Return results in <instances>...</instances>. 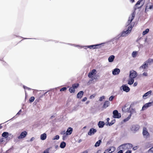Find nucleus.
<instances>
[{"label":"nucleus","instance_id":"obj_47","mask_svg":"<svg viewBox=\"0 0 153 153\" xmlns=\"http://www.w3.org/2000/svg\"><path fill=\"white\" fill-rule=\"evenodd\" d=\"M142 1V0H139V1H138L137 2V3L136 4V5H135V6H136L137 5H139L140 4V3L141 2V1Z\"/></svg>","mask_w":153,"mask_h":153},{"label":"nucleus","instance_id":"obj_9","mask_svg":"<svg viewBox=\"0 0 153 153\" xmlns=\"http://www.w3.org/2000/svg\"><path fill=\"white\" fill-rule=\"evenodd\" d=\"M137 76V73L134 71L132 70L130 71L129 76L130 78L134 79Z\"/></svg>","mask_w":153,"mask_h":153},{"label":"nucleus","instance_id":"obj_37","mask_svg":"<svg viewBox=\"0 0 153 153\" xmlns=\"http://www.w3.org/2000/svg\"><path fill=\"white\" fill-rule=\"evenodd\" d=\"M68 135V134H66V133H65V134H64L62 136V139L63 140H65L67 138V135Z\"/></svg>","mask_w":153,"mask_h":153},{"label":"nucleus","instance_id":"obj_61","mask_svg":"<svg viewBox=\"0 0 153 153\" xmlns=\"http://www.w3.org/2000/svg\"><path fill=\"white\" fill-rule=\"evenodd\" d=\"M147 40V39H145V42H146Z\"/></svg>","mask_w":153,"mask_h":153},{"label":"nucleus","instance_id":"obj_30","mask_svg":"<svg viewBox=\"0 0 153 153\" xmlns=\"http://www.w3.org/2000/svg\"><path fill=\"white\" fill-rule=\"evenodd\" d=\"M146 62L148 64L149 63H153V59H152L151 58L147 60L146 61Z\"/></svg>","mask_w":153,"mask_h":153},{"label":"nucleus","instance_id":"obj_46","mask_svg":"<svg viewBox=\"0 0 153 153\" xmlns=\"http://www.w3.org/2000/svg\"><path fill=\"white\" fill-rule=\"evenodd\" d=\"M65 133H66V132H65V131H62L60 132V134L62 135L64 134H65Z\"/></svg>","mask_w":153,"mask_h":153},{"label":"nucleus","instance_id":"obj_55","mask_svg":"<svg viewBox=\"0 0 153 153\" xmlns=\"http://www.w3.org/2000/svg\"><path fill=\"white\" fill-rule=\"evenodd\" d=\"M117 153H123V151L122 150H120Z\"/></svg>","mask_w":153,"mask_h":153},{"label":"nucleus","instance_id":"obj_53","mask_svg":"<svg viewBox=\"0 0 153 153\" xmlns=\"http://www.w3.org/2000/svg\"><path fill=\"white\" fill-rule=\"evenodd\" d=\"M34 139H35V138L34 137H32L30 140V141L32 142V141H33L34 140Z\"/></svg>","mask_w":153,"mask_h":153},{"label":"nucleus","instance_id":"obj_63","mask_svg":"<svg viewBox=\"0 0 153 153\" xmlns=\"http://www.w3.org/2000/svg\"><path fill=\"white\" fill-rule=\"evenodd\" d=\"M21 110H20L19 111V112H21Z\"/></svg>","mask_w":153,"mask_h":153},{"label":"nucleus","instance_id":"obj_5","mask_svg":"<svg viewBox=\"0 0 153 153\" xmlns=\"http://www.w3.org/2000/svg\"><path fill=\"white\" fill-rule=\"evenodd\" d=\"M113 117L114 118H119L121 117L120 114L117 110H115L113 111Z\"/></svg>","mask_w":153,"mask_h":153},{"label":"nucleus","instance_id":"obj_21","mask_svg":"<svg viewBox=\"0 0 153 153\" xmlns=\"http://www.w3.org/2000/svg\"><path fill=\"white\" fill-rule=\"evenodd\" d=\"M46 137L47 135L45 133L41 134L40 135V139L42 140H45L46 139Z\"/></svg>","mask_w":153,"mask_h":153},{"label":"nucleus","instance_id":"obj_14","mask_svg":"<svg viewBox=\"0 0 153 153\" xmlns=\"http://www.w3.org/2000/svg\"><path fill=\"white\" fill-rule=\"evenodd\" d=\"M148 67V64L145 61L144 62L143 64L140 67L139 69L140 70L143 69L144 70L146 69Z\"/></svg>","mask_w":153,"mask_h":153},{"label":"nucleus","instance_id":"obj_56","mask_svg":"<svg viewBox=\"0 0 153 153\" xmlns=\"http://www.w3.org/2000/svg\"><path fill=\"white\" fill-rule=\"evenodd\" d=\"M89 102V101H87L86 102V104H88Z\"/></svg>","mask_w":153,"mask_h":153},{"label":"nucleus","instance_id":"obj_13","mask_svg":"<svg viewBox=\"0 0 153 153\" xmlns=\"http://www.w3.org/2000/svg\"><path fill=\"white\" fill-rule=\"evenodd\" d=\"M27 132L25 131H24L22 132L20 135L18 137V138L19 139H22L25 138L27 135Z\"/></svg>","mask_w":153,"mask_h":153},{"label":"nucleus","instance_id":"obj_58","mask_svg":"<svg viewBox=\"0 0 153 153\" xmlns=\"http://www.w3.org/2000/svg\"><path fill=\"white\" fill-rule=\"evenodd\" d=\"M81 141H82V140L81 139H80L79 140L78 142H79V143H80Z\"/></svg>","mask_w":153,"mask_h":153},{"label":"nucleus","instance_id":"obj_45","mask_svg":"<svg viewBox=\"0 0 153 153\" xmlns=\"http://www.w3.org/2000/svg\"><path fill=\"white\" fill-rule=\"evenodd\" d=\"M96 95L95 94H93L90 96V98L92 99L94 98L95 96Z\"/></svg>","mask_w":153,"mask_h":153},{"label":"nucleus","instance_id":"obj_16","mask_svg":"<svg viewBox=\"0 0 153 153\" xmlns=\"http://www.w3.org/2000/svg\"><path fill=\"white\" fill-rule=\"evenodd\" d=\"M152 91H150L146 93H145L143 96V97L144 99H146L147 98V96H150L151 95Z\"/></svg>","mask_w":153,"mask_h":153},{"label":"nucleus","instance_id":"obj_20","mask_svg":"<svg viewBox=\"0 0 153 153\" xmlns=\"http://www.w3.org/2000/svg\"><path fill=\"white\" fill-rule=\"evenodd\" d=\"M72 128L71 127L68 128L66 131V134L70 135L72 131Z\"/></svg>","mask_w":153,"mask_h":153},{"label":"nucleus","instance_id":"obj_33","mask_svg":"<svg viewBox=\"0 0 153 153\" xmlns=\"http://www.w3.org/2000/svg\"><path fill=\"white\" fill-rule=\"evenodd\" d=\"M148 153H153V147L150 148L147 152Z\"/></svg>","mask_w":153,"mask_h":153},{"label":"nucleus","instance_id":"obj_50","mask_svg":"<svg viewBox=\"0 0 153 153\" xmlns=\"http://www.w3.org/2000/svg\"><path fill=\"white\" fill-rule=\"evenodd\" d=\"M109 151L108 149L105 150V151L104 152V153H109Z\"/></svg>","mask_w":153,"mask_h":153},{"label":"nucleus","instance_id":"obj_26","mask_svg":"<svg viewBox=\"0 0 153 153\" xmlns=\"http://www.w3.org/2000/svg\"><path fill=\"white\" fill-rule=\"evenodd\" d=\"M9 135V134L7 132H3L2 136L3 137H5V138H7Z\"/></svg>","mask_w":153,"mask_h":153},{"label":"nucleus","instance_id":"obj_40","mask_svg":"<svg viewBox=\"0 0 153 153\" xmlns=\"http://www.w3.org/2000/svg\"><path fill=\"white\" fill-rule=\"evenodd\" d=\"M93 79H98V76H97V75H94V76L93 77Z\"/></svg>","mask_w":153,"mask_h":153},{"label":"nucleus","instance_id":"obj_6","mask_svg":"<svg viewBox=\"0 0 153 153\" xmlns=\"http://www.w3.org/2000/svg\"><path fill=\"white\" fill-rule=\"evenodd\" d=\"M143 134L144 137L146 138H147L149 136V134L147 131V129L145 128H144L143 129Z\"/></svg>","mask_w":153,"mask_h":153},{"label":"nucleus","instance_id":"obj_12","mask_svg":"<svg viewBox=\"0 0 153 153\" xmlns=\"http://www.w3.org/2000/svg\"><path fill=\"white\" fill-rule=\"evenodd\" d=\"M153 9V4L149 3L146 7L145 11H148L149 10Z\"/></svg>","mask_w":153,"mask_h":153},{"label":"nucleus","instance_id":"obj_22","mask_svg":"<svg viewBox=\"0 0 153 153\" xmlns=\"http://www.w3.org/2000/svg\"><path fill=\"white\" fill-rule=\"evenodd\" d=\"M132 114V113L131 111H130V114L125 119L123 120V121L124 122H125L128 121L130 119L131 116Z\"/></svg>","mask_w":153,"mask_h":153},{"label":"nucleus","instance_id":"obj_7","mask_svg":"<svg viewBox=\"0 0 153 153\" xmlns=\"http://www.w3.org/2000/svg\"><path fill=\"white\" fill-rule=\"evenodd\" d=\"M120 89H123V91L128 92H129L130 90V89L129 87L126 86L125 85H123L120 87Z\"/></svg>","mask_w":153,"mask_h":153},{"label":"nucleus","instance_id":"obj_24","mask_svg":"<svg viewBox=\"0 0 153 153\" xmlns=\"http://www.w3.org/2000/svg\"><path fill=\"white\" fill-rule=\"evenodd\" d=\"M105 124V123L103 121H100L98 123V126L100 128H102Z\"/></svg>","mask_w":153,"mask_h":153},{"label":"nucleus","instance_id":"obj_35","mask_svg":"<svg viewBox=\"0 0 153 153\" xmlns=\"http://www.w3.org/2000/svg\"><path fill=\"white\" fill-rule=\"evenodd\" d=\"M69 91L71 93L74 92V89L73 87L70 88L69 89Z\"/></svg>","mask_w":153,"mask_h":153},{"label":"nucleus","instance_id":"obj_4","mask_svg":"<svg viewBox=\"0 0 153 153\" xmlns=\"http://www.w3.org/2000/svg\"><path fill=\"white\" fill-rule=\"evenodd\" d=\"M97 73V72L96 70L93 69L89 72L88 75V76L89 78L93 77L94 75L96 74Z\"/></svg>","mask_w":153,"mask_h":153},{"label":"nucleus","instance_id":"obj_59","mask_svg":"<svg viewBox=\"0 0 153 153\" xmlns=\"http://www.w3.org/2000/svg\"><path fill=\"white\" fill-rule=\"evenodd\" d=\"M109 120H110V119L109 118H108L107 119V121H108Z\"/></svg>","mask_w":153,"mask_h":153},{"label":"nucleus","instance_id":"obj_42","mask_svg":"<svg viewBox=\"0 0 153 153\" xmlns=\"http://www.w3.org/2000/svg\"><path fill=\"white\" fill-rule=\"evenodd\" d=\"M114 97L113 96H111V97H110L109 98V101H112L113 99L114 98Z\"/></svg>","mask_w":153,"mask_h":153},{"label":"nucleus","instance_id":"obj_25","mask_svg":"<svg viewBox=\"0 0 153 153\" xmlns=\"http://www.w3.org/2000/svg\"><path fill=\"white\" fill-rule=\"evenodd\" d=\"M109 104L110 103L109 101H105L103 104V107L106 108L109 106Z\"/></svg>","mask_w":153,"mask_h":153},{"label":"nucleus","instance_id":"obj_11","mask_svg":"<svg viewBox=\"0 0 153 153\" xmlns=\"http://www.w3.org/2000/svg\"><path fill=\"white\" fill-rule=\"evenodd\" d=\"M152 105H153V102L147 103L143 106L142 108V110H144L149 107L151 106Z\"/></svg>","mask_w":153,"mask_h":153},{"label":"nucleus","instance_id":"obj_2","mask_svg":"<svg viewBox=\"0 0 153 153\" xmlns=\"http://www.w3.org/2000/svg\"><path fill=\"white\" fill-rule=\"evenodd\" d=\"M131 26H129L127 30H126V31H123L122 33L121 36L123 37L126 36L128 34L130 33L131 32Z\"/></svg>","mask_w":153,"mask_h":153},{"label":"nucleus","instance_id":"obj_31","mask_svg":"<svg viewBox=\"0 0 153 153\" xmlns=\"http://www.w3.org/2000/svg\"><path fill=\"white\" fill-rule=\"evenodd\" d=\"M149 31V29L148 28L146 29V30L143 31L142 33L143 35H145Z\"/></svg>","mask_w":153,"mask_h":153},{"label":"nucleus","instance_id":"obj_3","mask_svg":"<svg viewBox=\"0 0 153 153\" xmlns=\"http://www.w3.org/2000/svg\"><path fill=\"white\" fill-rule=\"evenodd\" d=\"M131 109L130 106L127 104H126L122 108V110L124 112H129L130 113V111H131L132 113Z\"/></svg>","mask_w":153,"mask_h":153},{"label":"nucleus","instance_id":"obj_44","mask_svg":"<svg viewBox=\"0 0 153 153\" xmlns=\"http://www.w3.org/2000/svg\"><path fill=\"white\" fill-rule=\"evenodd\" d=\"M67 89V88L66 87H64L62 88L60 91H65Z\"/></svg>","mask_w":153,"mask_h":153},{"label":"nucleus","instance_id":"obj_62","mask_svg":"<svg viewBox=\"0 0 153 153\" xmlns=\"http://www.w3.org/2000/svg\"><path fill=\"white\" fill-rule=\"evenodd\" d=\"M1 127H2L1 126V125H0V129L1 128Z\"/></svg>","mask_w":153,"mask_h":153},{"label":"nucleus","instance_id":"obj_49","mask_svg":"<svg viewBox=\"0 0 153 153\" xmlns=\"http://www.w3.org/2000/svg\"><path fill=\"white\" fill-rule=\"evenodd\" d=\"M98 45H91V46H89L88 47L91 48H92V47H93V46H97Z\"/></svg>","mask_w":153,"mask_h":153},{"label":"nucleus","instance_id":"obj_10","mask_svg":"<svg viewBox=\"0 0 153 153\" xmlns=\"http://www.w3.org/2000/svg\"><path fill=\"white\" fill-rule=\"evenodd\" d=\"M135 14V11L134 12L131 14V15L129 17L128 20V24H130L131 22L133 19H134Z\"/></svg>","mask_w":153,"mask_h":153},{"label":"nucleus","instance_id":"obj_51","mask_svg":"<svg viewBox=\"0 0 153 153\" xmlns=\"http://www.w3.org/2000/svg\"><path fill=\"white\" fill-rule=\"evenodd\" d=\"M137 82H135L134 83V84L133 85H134V86H136L137 85Z\"/></svg>","mask_w":153,"mask_h":153},{"label":"nucleus","instance_id":"obj_18","mask_svg":"<svg viewBox=\"0 0 153 153\" xmlns=\"http://www.w3.org/2000/svg\"><path fill=\"white\" fill-rule=\"evenodd\" d=\"M134 82V79L132 78H130L129 77V79L128 80V84L129 85H131Z\"/></svg>","mask_w":153,"mask_h":153},{"label":"nucleus","instance_id":"obj_43","mask_svg":"<svg viewBox=\"0 0 153 153\" xmlns=\"http://www.w3.org/2000/svg\"><path fill=\"white\" fill-rule=\"evenodd\" d=\"M142 74H143V76H148V73H147L145 72L143 73Z\"/></svg>","mask_w":153,"mask_h":153},{"label":"nucleus","instance_id":"obj_36","mask_svg":"<svg viewBox=\"0 0 153 153\" xmlns=\"http://www.w3.org/2000/svg\"><path fill=\"white\" fill-rule=\"evenodd\" d=\"M34 99H35L34 97H32L29 99V100L30 102H32L34 101Z\"/></svg>","mask_w":153,"mask_h":153},{"label":"nucleus","instance_id":"obj_19","mask_svg":"<svg viewBox=\"0 0 153 153\" xmlns=\"http://www.w3.org/2000/svg\"><path fill=\"white\" fill-rule=\"evenodd\" d=\"M83 94V91H81L78 93L77 95V97L78 98L81 99L82 97Z\"/></svg>","mask_w":153,"mask_h":153},{"label":"nucleus","instance_id":"obj_8","mask_svg":"<svg viewBox=\"0 0 153 153\" xmlns=\"http://www.w3.org/2000/svg\"><path fill=\"white\" fill-rule=\"evenodd\" d=\"M139 126L138 125H134L131 127V130L133 132L135 133L139 130Z\"/></svg>","mask_w":153,"mask_h":153},{"label":"nucleus","instance_id":"obj_1","mask_svg":"<svg viewBox=\"0 0 153 153\" xmlns=\"http://www.w3.org/2000/svg\"><path fill=\"white\" fill-rule=\"evenodd\" d=\"M132 147V145L131 144L127 143L122 145L120 146V149L126 150L131 148Z\"/></svg>","mask_w":153,"mask_h":153},{"label":"nucleus","instance_id":"obj_27","mask_svg":"<svg viewBox=\"0 0 153 153\" xmlns=\"http://www.w3.org/2000/svg\"><path fill=\"white\" fill-rule=\"evenodd\" d=\"M108 149L109 152V153H111L113 152H114L115 150V148L114 147H111L109 148V149Z\"/></svg>","mask_w":153,"mask_h":153},{"label":"nucleus","instance_id":"obj_15","mask_svg":"<svg viewBox=\"0 0 153 153\" xmlns=\"http://www.w3.org/2000/svg\"><path fill=\"white\" fill-rule=\"evenodd\" d=\"M97 131L96 129L93 128H91L90 129L89 131L88 132V134L89 135L91 136L94 135Z\"/></svg>","mask_w":153,"mask_h":153},{"label":"nucleus","instance_id":"obj_28","mask_svg":"<svg viewBox=\"0 0 153 153\" xmlns=\"http://www.w3.org/2000/svg\"><path fill=\"white\" fill-rule=\"evenodd\" d=\"M65 146L66 143L64 142H62L60 144V147L61 148H64L65 147Z\"/></svg>","mask_w":153,"mask_h":153},{"label":"nucleus","instance_id":"obj_32","mask_svg":"<svg viewBox=\"0 0 153 153\" xmlns=\"http://www.w3.org/2000/svg\"><path fill=\"white\" fill-rule=\"evenodd\" d=\"M137 54V52L136 51H133L132 53V56L133 57H135Z\"/></svg>","mask_w":153,"mask_h":153},{"label":"nucleus","instance_id":"obj_23","mask_svg":"<svg viewBox=\"0 0 153 153\" xmlns=\"http://www.w3.org/2000/svg\"><path fill=\"white\" fill-rule=\"evenodd\" d=\"M115 58V56L114 55H111L108 58V61L109 62H112Z\"/></svg>","mask_w":153,"mask_h":153},{"label":"nucleus","instance_id":"obj_39","mask_svg":"<svg viewBox=\"0 0 153 153\" xmlns=\"http://www.w3.org/2000/svg\"><path fill=\"white\" fill-rule=\"evenodd\" d=\"M105 96H103L100 97L99 100L100 101H101L103 99H105Z\"/></svg>","mask_w":153,"mask_h":153},{"label":"nucleus","instance_id":"obj_64","mask_svg":"<svg viewBox=\"0 0 153 153\" xmlns=\"http://www.w3.org/2000/svg\"><path fill=\"white\" fill-rule=\"evenodd\" d=\"M24 88H25V87L24 86Z\"/></svg>","mask_w":153,"mask_h":153},{"label":"nucleus","instance_id":"obj_52","mask_svg":"<svg viewBox=\"0 0 153 153\" xmlns=\"http://www.w3.org/2000/svg\"><path fill=\"white\" fill-rule=\"evenodd\" d=\"M137 148V146H135V147H134L133 148V149L134 150H136Z\"/></svg>","mask_w":153,"mask_h":153},{"label":"nucleus","instance_id":"obj_57","mask_svg":"<svg viewBox=\"0 0 153 153\" xmlns=\"http://www.w3.org/2000/svg\"><path fill=\"white\" fill-rule=\"evenodd\" d=\"M130 1L132 3L134 2V0H130Z\"/></svg>","mask_w":153,"mask_h":153},{"label":"nucleus","instance_id":"obj_54","mask_svg":"<svg viewBox=\"0 0 153 153\" xmlns=\"http://www.w3.org/2000/svg\"><path fill=\"white\" fill-rule=\"evenodd\" d=\"M131 151L130 150H128L127 151L126 153H131Z\"/></svg>","mask_w":153,"mask_h":153},{"label":"nucleus","instance_id":"obj_17","mask_svg":"<svg viewBox=\"0 0 153 153\" xmlns=\"http://www.w3.org/2000/svg\"><path fill=\"white\" fill-rule=\"evenodd\" d=\"M120 70L118 68H115L112 71V74L114 75L118 74L120 72Z\"/></svg>","mask_w":153,"mask_h":153},{"label":"nucleus","instance_id":"obj_41","mask_svg":"<svg viewBox=\"0 0 153 153\" xmlns=\"http://www.w3.org/2000/svg\"><path fill=\"white\" fill-rule=\"evenodd\" d=\"M49 149L48 148L45 150L42 153H49Z\"/></svg>","mask_w":153,"mask_h":153},{"label":"nucleus","instance_id":"obj_38","mask_svg":"<svg viewBox=\"0 0 153 153\" xmlns=\"http://www.w3.org/2000/svg\"><path fill=\"white\" fill-rule=\"evenodd\" d=\"M79 84H75L73 85V87L74 88H76L78 86Z\"/></svg>","mask_w":153,"mask_h":153},{"label":"nucleus","instance_id":"obj_34","mask_svg":"<svg viewBox=\"0 0 153 153\" xmlns=\"http://www.w3.org/2000/svg\"><path fill=\"white\" fill-rule=\"evenodd\" d=\"M59 139V136L58 135H56L52 138V140H58Z\"/></svg>","mask_w":153,"mask_h":153},{"label":"nucleus","instance_id":"obj_60","mask_svg":"<svg viewBox=\"0 0 153 153\" xmlns=\"http://www.w3.org/2000/svg\"><path fill=\"white\" fill-rule=\"evenodd\" d=\"M20 112H19V111L17 113V114H20Z\"/></svg>","mask_w":153,"mask_h":153},{"label":"nucleus","instance_id":"obj_29","mask_svg":"<svg viewBox=\"0 0 153 153\" xmlns=\"http://www.w3.org/2000/svg\"><path fill=\"white\" fill-rule=\"evenodd\" d=\"M102 143V141L101 140H100L97 141L95 144V146L97 147L98 146H99L100 143Z\"/></svg>","mask_w":153,"mask_h":153},{"label":"nucleus","instance_id":"obj_48","mask_svg":"<svg viewBox=\"0 0 153 153\" xmlns=\"http://www.w3.org/2000/svg\"><path fill=\"white\" fill-rule=\"evenodd\" d=\"M87 100V98L86 97H84L82 100V102H84Z\"/></svg>","mask_w":153,"mask_h":153}]
</instances>
